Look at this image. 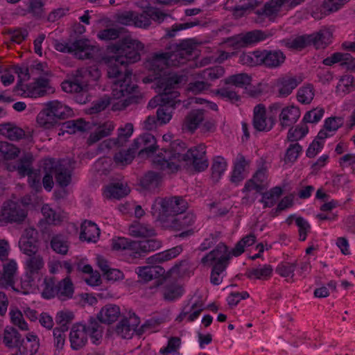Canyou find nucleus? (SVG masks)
Masks as SVG:
<instances>
[{"label": "nucleus", "mask_w": 355, "mask_h": 355, "mask_svg": "<svg viewBox=\"0 0 355 355\" xmlns=\"http://www.w3.org/2000/svg\"><path fill=\"white\" fill-rule=\"evenodd\" d=\"M186 148V144L182 141H172L168 148H163L153 158L154 166L168 174L177 172L182 163H184L186 166H192L198 172L208 167L206 146L204 144H201L185 153Z\"/></svg>", "instance_id": "nucleus-1"}, {"label": "nucleus", "mask_w": 355, "mask_h": 355, "mask_svg": "<svg viewBox=\"0 0 355 355\" xmlns=\"http://www.w3.org/2000/svg\"><path fill=\"white\" fill-rule=\"evenodd\" d=\"M196 44L191 39L182 40L180 44H171L165 52L155 53L148 60L146 67L155 73L156 83L161 78L170 77L166 69L168 67H179L193 57Z\"/></svg>", "instance_id": "nucleus-2"}, {"label": "nucleus", "mask_w": 355, "mask_h": 355, "mask_svg": "<svg viewBox=\"0 0 355 355\" xmlns=\"http://www.w3.org/2000/svg\"><path fill=\"white\" fill-rule=\"evenodd\" d=\"M107 76L112 79V94L115 99H121L113 103L112 109L114 111L123 110L132 105L140 103L143 94L139 90L138 86L132 80V71L127 67L109 65Z\"/></svg>", "instance_id": "nucleus-3"}, {"label": "nucleus", "mask_w": 355, "mask_h": 355, "mask_svg": "<svg viewBox=\"0 0 355 355\" xmlns=\"http://www.w3.org/2000/svg\"><path fill=\"white\" fill-rule=\"evenodd\" d=\"M101 72L96 66L83 67L76 71L69 80L62 83V89L67 93L74 94V99L79 104H85L89 101L88 83L89 79L98 80Z\"/></svg>", "instance_id": "nucleus-4"}, {"label": "nucleus", "mask_w": 355, "mask_h": 355, "mask_svg": "<svg viewBox=\"0 0 355 355\" xmlns=\"http://www.w3.org/2000/svg\"><path fill=\"white\" fill-rule=\"evenodd\" d=\"M187 208L188 204L182 197L173 196L155 200L151 207V213L161 225L167 229L173 220Z\"/></svg>", "instance_id": "nucleus-5"}, {"label": "nucleus", "mask_w": 355, "mask_h": 355, "mask_svg": "<svg viewBox=\"0 0 355 355\" xmlns=\"http://www.w3.org/2000/svg\"><path fill=\"white\" fill-rule=\"evenodd\" d=\"M144 48V44L139 40L127 35L110 47V51L114 53L116 55L110 58L109 65L127 67V64L135 63L140 60V51Z\"/></svg>", "instance_id": "nucleus-6"}, {"label": "nucleus", "mask_w": 355, "mask_h": 355, "mask_svg": "<svg viewBox=\"0 0 355 355\" xmlns=\"http://www.w3.org/2000/svg\"><path fill=\"white\" fill-rule=\"evenodd\" d=\"M103 327L95 318L91 317L87 324L76 323L73 324L69 333L71 347L74 350L82 349L87 343L88 336L92 343L97 344L102 338Z\"/></svg>", "instance_id": "nucleus-7"}, {"label": "nucleus", "mask_w": 355, "mask_h": 355, "mask_svg": "<svg viewBox=\"0 0 355 355\" xmlns=\"http://www.w3.org/2000/svg\"><path fill=\"white\" fill-rule=\"evenodd\" d=\"M230 259V252L226 245L223 243H219L215 249L209 252L201 259V263L204 265H211L210 282L214 285H219L223 277L220 275L224 272L229 264Z\"/></svg>", "instance_id": "nucleus-8"}, {"label": "nucleus", "mask_w": 355, "mask_h": 355, "mask_svg": "<svg viewBox=\"0 0 355 355\" xmlns=\"http://www.w3.org/2000/svg\"><path fill=\"white\" fill-rule=\"evenodd\" d=\"M331 33L327 30H321L311 35H304L289 40L286 46L292 49L302 50L309 45L313 44L316 49L324 48L329 42Z\"/></svg>", "instance_id": "nucleus-9"}, {"label": "nucleus", "mask_w": 355, "mask_h": 355, "mask_svg": "<svg viewBox=\"0 0 355 355\" xmlns=\"http://www.w3.org/2000/svg\"><path fill=\"white\" fill-rule=\"evenodd\" d=\"M44 170L53 173L57 184L61 187H67L71 180L70 162L67 159L49 158L44 161Z\"/></svg>", "instance_id": "nucleus-10"}, {"label": "nucleus", "mask_w": 355, "mask_h": 355, "mask_svg": "<svg viewBox=\"0 0 355 355\" xmlns=\"http://www.w3.org/2000/svg\"><path fill=\"white\" fill-rule=\"evenodd\" d=\"M180 81L175 77H165L155 83L164 105L174 108L175 104L180 102V101L176 100L180 93L175 89V86L178 85Z\"/></svg>", "instance_id": "nucleus-11"}, {"label": "nucleus", "mask_w": 355, "mask_h": 355, "mask_svg": "<svg viewBox=\"0 0 355 355\" xmlns=\"http://www.w3.org/2000/svg\"><path fill=\"white\" fill-rule=\"evenodd\" d=\"M27 216V211L21 204L8 200L5 202L0 209V221L6 223L22 222Z\"/></svg>", "instance_id": "nucleus-12"}, {"label": "nucleus", "mask_w": 355, "mask_h": 355, "mask_svg": "<svg viewBox=\"0 0 355 355\" xmlns=\"http://www.w3.org/2000/svg\"><path fill=\"white\" fill-rule=\"evenodd\" d=\"M288 4L291 6V1L289 0H270L266 2L263 7L256 10L257 15L255 21L257 23H261L265 19H268L270 21H274L279 15V12L284 5Z\"/></svg>", "instance_id": "nucleus-13"}, {"label": "nucleus", "mask_w": 355, "mask_h": 355, "mask_svg": "<svg viewBox=\"0 0 355 355\" xmlns=\"http://www.w3.org/2000/svg\"><path fill=\"white\" fill-rule=\"evenodd\" d=\"M270 35L261 30H254L245 33L239 34L230 40L234 49L248 46L250 44L263 41Z\"/></svg>", "instance_id": "nucleus-14"}, {"label": "nucleus", "mask_w": 355, "mask_h": 355, "mask_svg": "<svg viewBox=\"0 0 355 355\" xmlns=\"http://www.w3.org/2000/svg\"><path fill=\"white\" fill-rule=\"evenodd\" d=\"M20 250L26 255L38 252L37 232L32 227L26 228L19 241Z\"/></svg>", "instance_id": "nucleus-15"}, {"label": "nucleus", "mask_w": 355, "mask_h": 355, "mask_svg": "<svg viewBox=\"0 0 355 355\" xmlns=\"http://www.w3.org/2000/svg\"><path fill=\"white\" fill-rule=\"evenodd\" d=\"M155 137L150 133H145L134 140L132 148L139 156L149 155L157 148Z\"/></svg>", "instance_id": "nucleus-16"}, {"label": "nucleus", "mask_w": 355, "mask_h": 355, "mask_svg": "<svg viewBox=\"0 0 355 355\" xmlns=\"http://www.w3.org/2000/svg\"><path fill=\"white\" fill-rule=\"evenodd\" d=\"M161 246V242L156 239H146L144 241L132 242V253L129 256L132 259H140L151 251H154Z\"/></svg>", "instance_id": "nucleus-17"}, {"label": "nucleus", "mask_w": 355, "mask_h": 355, "mask_svg": "<svg viewBox=\"0 0 355 355\" xmlns=\"http://www.w3.org/2000/svg\"><path fill=\"white\" fill-rule=\"evenodd\" d=\"M135 272L138 277L146 282L151 281L153 279L162 277V279L157 281L156 286L162 284V280L166 278L164 268L159 266H139L135 269Z\"/></svg>", "instance_id": "nucleus-18"}, {"label": "nucleus", "mask_w": 355, "mask_h": 355, "mask_svg": "<svg viewBox=\"0 0 355 355\" xmlns=\"http://www.w3.org/2000/svg\"><path fill=\"white\" fill-rule=\"evenodd\" d=\"M275 124V119L270 116L267 120L266 108L263 105L259 104L254 108L253 126L258 131L268 132Z\"/></svg>", "instance_id": "nucleus-19"}, {"label": "nucleus", "mask_w": 355, "mask_h": 355, "mask_svg": "<svg viewBox=\"0 0 355 355\" xmlns=\"http://www.w3.org/2000/svg\"><path fill=\"white\" fill-rule=\"evenodd\" d=\"M139 324V318L133 313L123 318L116 327V332L123 338H130Z\"/></svg>", "instance_id": "nucleus-20"}, {"label": "nucleus", "mask_w": 355, "mask_h": 355, "mask_svg": "<svg viewBox=\"0 0 355 355\" xmlns=\"http://www.w3.org/2000/svg\"><path fill=\"white\" fill-rule=\"evenodd\" d=\"M302 81L303 78L300 76L286 75L279 78L277 83L279 95L282 97L288 96Z\"/></svg>", "instance_id": "nucleus-21"}, {"label": "nucleus", "mask_w": 355, "mask_h": 355, "mask_svg": "<svg viewBox=\"0 0 355 355\" xmlns=\"http://www.w3.org/2000/svg\"><path fill=\"white\" fill-rule=\"evenodd\" d=\"M300 116V109L294 105L283 108L279 116V123L282 129L293 126Z\"/></svg>", "instance_id": "nucleus-22"}, {"label": "nucleus", "mask_w": 355, "mask_h": 355, "mask_svg": "<svg viewBox=\"0 0 355 355\" xmlns=\"http://www.w3.org/2000/svg\"><path fill=\"white\" fill-rule=\"evenodd\" d=\"M40 347L39 339L37 336L27 334L26 340L22 339L17 347V352L12 355H33L35 354Z\"/></svg>", "instance_id": "nucleus-23"}, {"label": "nucleus", "mask_w": 355, "mask_h": 355, "mask_svg": "<svg viewBox=\"0 0 355 355\" xmlns=\"http://www.w3.org/2000/svg\"><path fill=\"white\" fill-rule=\"evenodd\" d=\"M121 315L119 306L115 304L104 306L97 315L96 320L105 324H112L117 320Z\"/></svg>", "instance_id": "nucleus-24"}, {"label": "nucleus", "mask_w": 355, "mask_h": 355, "mask_svg": "<svg viewBox=\"0 0 355 355\" xmlns=\"http://www.w3.org/2000/svg\"><path fill=\"white\" fill-rule=\"evenodd\" d=\"M286 57L281 51H262L261 64L267 67L275 68L282 65L285 61Z\"/></svg>", "instance_id": "nucleus-25"}, {"label": "nucleus", "mask_w": 355, "mask_h": 355, "mask_svg": "<svg viewBox=\"0 0 355 355\" xmlns=\"http://www.w3.org/2000/svg\"><path fill=\"white\" fill-rule=\"evenodd\" d=\"M17 263L10 260L3 265V273L0 276V285L3 287H13L17 272Z\"/></svg>", "instance_id": "nucleus-26"}, {"label": "nucleus", "mask_w": 355, "mask_h": 355, "mask_svg": "<svg viewBox=\"0 0 355 355\" xmlns=\"http://www.w3.org/2000/svg\"><path fill=\"white\" fill-rule=\"evenodd\" d=\"M205 119L203 110H192L190 111L184 121V128L189 132H194Z\"/></svg>", "instance_id": "nucleus-27"}, {"label": "nucleus", "mask_w": 355, "mask_h": 355, "mask_svg": "<svg viewBox=\"0 0 355 355\" xmlns=\"http://www.w3.org/2000/svg\"><path fill=\"white\" fill-rule=\"evenodd\" d=\"M100 235V230L91 220H85L81 225L80 239L87 242H96Z\"/></svg>", "instance_id": "nucleus-28"}, {"label": "nucleus", "mask_w": 355, "mask_h": 355, "mask_svg": "<svg viewBox=\"0 0 355 355\" xmlns=\"http://www.w3.org/2000/svg\"><path fill=\"white\" fill-rule=\"evenodd\" d=\"M0 135L11 141H19L25 137L24 130L12 123L0 124Z\"/></svg>", "instance_id": "nucleus-29"}, {"label": "nucleus", "mask_w": 355, "mask_h": 355, "mask_svg": "<svg viewBox=\"0 0 355 355\" xmlns=\"http://www.w3.org/2000/svg\"><path fill=\"white\" fill-rule=\"evenodd\" d=\"M204 310V304L202 302H196L191 306L187 304L182 308V311L176 320L182 321L186 316L189 322L194 321Z\"/></svg>", "instance_id": "nucleus-30"}, {"label": "nucleus", "mask_w": 355, "mask_h": 355, "mask_svg": "<svg viewBox=\"0 0 355 355\" xmlns=\"http://www.w3.org/2000/svg\"><path fill=\"white\" fill-rule=\"evenodd\" d=\"M204 310V304L202 302H196L191 306L187 304L182 308V311L176 320L182 321L186 316L189 322L194 321Z\"/></svg>", "instance_id": "nucleus-31"}, {"label": "nucleus", "mask_w": 355, "mask_h": 355, "mask_svg": "<svg viewBox=\"0 0 355 355\" xmlns=\"http://www.w3.org/2000/svg\"><path fill=\"white\" fill-rule=\"evenodd\" d=\"M45 105L58 122L71 114L72 111L70 107L58 101H49Z\"/></svg>", "instance_id": "nucleus-32"}, {"label": "nucleus", "mask_w": 355, "mask_h": 355, "mask_svg": "<svg viewBox=\"0 0 355 355\" xmlns=\"http://www.w3.org/2000/svg\"><path fill=\"white\" fill-rule=\"evenodd\" d=\"M130 191L127 184L115 182L106 187L104 194L107 198L120 199L126 196Z\"/></svg>", "instance_id": "nucleus-33"}, {"label": "nucleus", "mask_w": 355, "mask_h": 355, "mask_svg": "<svg viewBox=\"0 0 355 355\" xmlns=\"http://www.w3.org/2000/svg\"><path fill=\"white\" fill-rule=\"evenodd\" d=\"M56 297L62 301L67 300L73 297L74 293L73 284L69 277L64 279L57 283Z\"/></svg>", "instance_id": "nucleus-34"}, {"label": "nucleus", "mask_w": 355, "mask_h": 355, "mask_svg": "<svg viewBox=\"0 0 355 355\" xmlns=\"http://www.w3.org/2000/svg\"><path fill=\"white\" fill-rule=\"evenodd\" d=\"M34 161L33 155L30 152H26L19 160L14 168L21 176L33 174V162Z\"/></svg>", "instance_id": "nucleus-35"}, {"label": "nucleus", "mask_w": 355, "mask_h": 355, "mask_svg": "<svg viewBox=\"0 0 355 355\" xmlns=\"http://www.w3.org/2000/svg\"><path fill=\"white\" fill-rule=\"evenodd\" d=\"M162 178L159 173L149 171L141 178L140 184L145 189L154 191L160 185Z\"/></svg>", "instance_id": "nucleus-36"}, {"label": "nucleus", "mask_w": 355, "mask_h": 355, "mask_svg": "<svg viewBox=\"0 0 355 355\" xmlns=\"http://www.w3.org/2000/svg\"><path fill=\"white\" fill-rule=\"evenodd\" d=\"M89 128V123L83 119L70 120L62 123L61 130L69 134L85 132Z\"/></svg>", "instance_id": "nucleus-37"}, {"label": "nucleus", "mask_w": 355, "mask_h": 355, "mask_svg": "<svg viewBox=\"0 0 355 355\" xmlns=\"http://www.w3.org/2000/svg\"><path fill=\"white\" fill-rule=\"evenodd\" d=\"M51 249L56 253L65 255L69 250V242L67 238L62 234L53 235L51 239Z\"/></svg>", "instance_id": "nucleus-38"}, {"label": "nucleus", "mask_w": 355, "mask_h": 355, "mask_svg": "<svg viewBox=\"0 0 355 355\" xmlns=\"http://www.w3.org/2000/svg\"><path fill=\"white\" fill-rule=\"evenodd\" d=\"M135 154V150L130 147L127 150H121L115 153L113 159L116 166L124 167L132 162Z\"/></svg>", "instance_id": "nucleus-39"}, {"label": "nucleus", "mask_w": 355, "mask_h": 355, "mask_svg": "<svg viewBox=\"0 0 355 355\" xmlns=\"http://www.w3.org/2000/svg\"><path fill=\"white\" fill-rule=\"evenodd\" d=\"M130 234L134 237H148L155 235V230L150 225L134 223L129 227Z\"/></svg>", "instance_id": "nucleus-40"}, {"label": "nucleus", "mask_w": 355, "mask_h": 355, "mask_svg": "<svg viewBox=\"0 0 355 355\" xmlns=\"http://www.w3.org/2000/svg\"><path fill=\"white\" fill-rule=\"evenodd\" d=\"M114 129V124L112 122L107 121L100 125L96 130L92 133L88 138L87 142L89 145L93 144L100 139H103L110 135Z\"/></svg>", "instance_id": "nucleus-41"}, {"label": "nucleus", "mask_w": 355, "mask_h": 355, "mask_svg": "<svg viewBox=\"0 0 355 355\" xmlns=\"http://www.w3.org/2000/svg\"><path fill=\"white\" fill-rule=\"evenodd\" d=\"M247 164L245 157L242 155H239L230 178L232 183L237 184L244 179L243 172Z\"/></svg>", "instance_id": "nucleus-42"}, {"label": "nucleus", "mask_w": 355, "mask_h": 355, "mask_svg": "<svg viewBox=\"0 0 355 355\" xmlns=\"http://www.w3.org/2000/svg\"><path fill=\"white\" fill-rule=\"evenodd\" d=\"M91 46L87 40H77L74 41V48L73 53L80 60H84L92 58Z\"/></svg>", "instance_id": "nucleus-43"}, {"label": "nucleus", "mask_w": 355, "mask_h": 355, "mask_svg": "<svg viewBox=\"0 0 355 355\" xmlns=\"http://www.w3.org/2000/svg\"><path fill=\"white\" fill-rule=\"evenodd\" d=\"M27 256L25 263L28 272L31 275L38 273L44 266L43 257L38 252Z\"/></svg>", "instance_id": "nucleus-44"}, {"label": "nucleus", "mask_w": 355, "mask_h": 355, "mask_svg": "<svg viewBox=\"0 0 355 355\" xmlns=\"http://www.w3.org/2000/svg\"><path fill=\"white\" fill-rule=\"evenodd\" d=\"M37 122L40 127L45 129H50L58 124V121L52 116L49 109L45 107L38 114L37 116Z\"/></svg>", "instance_id": "nucleus-45"}, {"label": "nucleus", "mask_w": 355, "mask_h": 355, "mask_svg": "<svg viewBox=\"0 0 355 355\" xmlns=\"http://www.w3.org/2000/svg\"><path fill=\"white\" fill-rule=\"evenodd\" d=\"M195 221V216L192 213H187L184 216L179 215L173 220L172 224L167 229L180 230L191 226Z\"/></svg>", "instance_id": "nucleus-46"}, {"label": "nucleus", "mask_w": 355, "mask_h": 355, "mask_svg": "<svg viewBox=\"0 0 355 355\" xmlns=\"http://www.w3.org/2000/svg\"><path fill=\"white\" fill-rule=\"evenodd\" d=\"M22 340L21 336L13 327H7L4 331L3 342L8 347H17Z\"/></svg>", "instance_id": "nucleus-47"}, {"label": "nucleus", "mask_w": 355, "mask_h": 355, "mask_svg": "<svg viewBox=\"0 0 355 355\" xmlns=\"http://www.w3.org/2000/svg\"><path fill=\"white\" fill-rule=\"evenodd\" d=\"M314 96L315 90L313 85L306 84L297 90V99L302 104H309Z\"/></svg>", "instance_id": "nucleus-48"}, {"label": "nucleus", "mask_w": 355, "mask_h": 355, "mask_svg": "<svg viewBox=\"0 0 355 355\" xmlns=\"http://www.w3.org/2000/svg\"><path fill=\"white\" fill-rule=\"evenodd\" d=\"M272 273V268L270 265H264L261 268H255L250 270L247 277L250 279H268Z\"/></svg>", "instance_id": "nucleus-49"}, {"label": "nucleus", "mask_w": 355, "mask_h": 355, "mask_svg": "<svg viewBox=\"0 0 355 355\" xmlns=\"http://www.w3.org/2000/svg\"><path fill=\"white\" fill-rule=\"evenodd\" d=\"M133 132V125L132 123H126L123 128L118 130L117 138L112 140L113 145L123 146L130 137Z\"/></svg>", "instance_id": "nucleus-50"}, {"label": "nucleus", "mask_w": 355, "mask_h": 355, "mask_svg": "<svg viewBox=\"0 0 355 355\" xmlns=\"http://www.w3.org/2000/svg\"><path fill=\"white\" fill-rule=\"evenodd\" d=\"M227 162L223 157L218 156L214 159L211 166V178L214 181L218 182L226 170Z\"/></svg>", "instance_id": "nucleus-51"}, {"label": "nucleus", "mask_w": 355, "mask_h": 355, "mask_svg": "<svg viewBox=\"0 0 355 355\" xmlns=\"http://www.w3.org/2000/svg\"><path fill=\"white\" fill-rule=\"evenodd\" d=\"M225 70L222 67L217 66L213 68L206 69L198 73V77L208 82L214 80L223 76Z\"/></svg>", "instance_id": "nucleus-52"}, {"label": "nucleus", "mask_w": 355, "mask_h": 355, "mask_svg": "<svg viewBox=\"0 0 355 355\" xmlns=\"http://www.w3.org/2000/svg\"><path fill=\"white\" fill-rule=\"evenodd\" d=\"M0 153L5 159H13L16 158L20 150L14 144L8 141H0Z\"/></svg>", "instance_id": "nucleus-53"}, {"label": "nucleus", "mask_w": 355, "mask_h": 355, "mask_svg": "<svg viewBox=\"0 0 355 355\" xmlns=\"http://www.w3.org/2000/svg\"><path fill=\"white\" fill-rule=\"evenodd\" d=\"M262 51H254L252 53H242L239 57V60L243 64L248 66H255L261 64Z\"/></svg>", "instance_id": "nucleus-54"}, {"label": "nucleus", "mask_w": 355, "mask_h": 355, "mask_svg": "<svg viewBox=\"0 0 355 355\" xmlns=\"http://www.w3.org/2000/svg\"><path fill=\"white\" fill-rule=\"evenodd\" d=\"M252 78L247 73H241L230 76L227 80L226 83L232 84L236 87H243L249 85L251 83Z\"/></svg>", "instance_id": "nucleus-55"}, {"label": "nucleus", "mask_w": 355, "mask_h": 355, "mask_svg": "<svg viewBox=\"0 0 355 355\" xmlns=\"http://www.w3.org/2000/svg\"><path fill=\"white\" fill-rule=\"evenodd\" d=\"M57 284L54 278H45L42 295L46 299H51L57 295Z\"/></svg>", "instance_id": "nucleus-56"}, {"label": "nucleus", "mask_w": 355, "mask_h": 355, "mask_svg": "<svg viewBox=\"0 0 355 355\" xmlns=\"http://www.w3.org/2000/svg\"><path fill=\"white\" fill-rule=\"evenodd\" d=\"M74 318V315L71 311H60L57 313L55 321L57 324L59 325L58 328L64 330L69 329V324H70Z\"/></svg>", "instance_id": "nucleus-57"}, {"label": "nucleus", "mask_w": 355, "mask_h": 355, "mask_svg": "<svg viewBox=\"0 0 355 355\" xmlns=\"http://www.w3.org/2000/svg\"><path fill=\"white\" fill-rule=\"evenodd\" d=\"M309 132L307 125L296 126L288 130L287 140L289 141H297L303 138Z\"/></svg>", "instance_id": "nucleus-58"}, {"label": "nucleus", "mask_w": 355, "mask_h": 355, "mask_svg": "<svg viewBox=\"0 0 355 355\" xmlns=\"http://www.w3.org/2000/svg\"><path fill=\"white\" fill-rule=\"evenodd\" d=\"M14 71L18 75L19 81L15 86V90H24L23 88V81L28 80L31 78V71L30 67H21L18 66H15L14 67Z\"/></svg>", "instance_id": "nucleus-59"}, {"label": "nucleus", "mask_w": 355, "mask_h": 355, "mask_svg": "<svg viewBox=\"0 0 355 355\" xmlns=\"http://www.w3.org/2000/svg\"><path fill=\"white\" fill-rule=\"evenodd\" d=\"M173 108L168 105H162L157 110V120L161 125L169 122L172 117V110Z\"/></svg>", "instance_id": "nucleus-60"}, {"label": "nucleus", "mask_w": 355, "mask_h": 355, "mask_svg": "<svg viewBox=\"0 0 355 355\" xmlns=\"http://www.w3.org/2000/svg\"><path fill=\"white\" fill-rule=\"evenodd\" d=\"M134 25L139 28H146L151 24L147 7L141 13L135 12Z\"/></svg>", "instance_id": "nucleus-61"}, {"label": "nucleus", "mask_w": 355, "mask_h": 355, "mask_svg": "<svg viewBox=\"0 0 355 355\" xmlns=\"http://www.w3.org/2000/svg\"><path fill=\"white\" fill-rule=\"evenodd\" d=\"M324 110L321 107H316L308 111L304 114L302 121L304 123H318L323 116Z\"/></svg>", "instance_id": "nucleus-62"}, {"label": "nucleus", "mask_w": 355, "mask_h": 355, "mask_svg": "<svg viewBox=\"0 0 355 355\" xmlns=\"http://www.w3.org/2000/svg\"><path fill=\"white\" fill-rule=\"evenodd\" d=\"M132 241L123 237L114 239L112 242V249L116 251L128 250L129 254L132 253Z\"/></svg>", "instance_id": "nucleus-63"}, {"label": "nucleus", "mask_w": 355, "mask_h": 355, "mask_svg": "<svg viewBox=\"0 0 355 355\" xmlns=\"http://www.w3.org/2000/svg\"><path fill=\"white\" fill-rule=\"evenodd\" d=\"M10 315L13 324L17 326L21 330H28V324L24 320L23 315L19 310H11L10 312Z\"/></svg>", "instance_id": "nucleus-64"}]
</instances>
